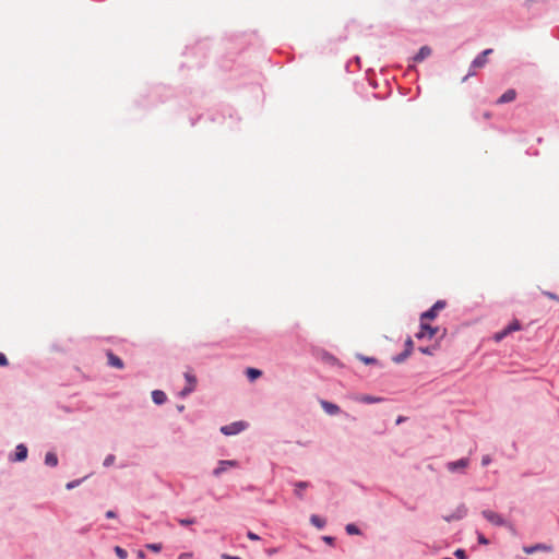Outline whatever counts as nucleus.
Segmentation results:
<instances>
[{
	"instance_id": "34",
	"label": "nucleus",
	"mask_w": 559,
	"mask_h": 559,
	"mask_svg": "<svg viewBox=\"0 0 559 559\" xmlns=\"http://www.w3.org/2000/svg\"><path fill=\"white\" fill-rule=\"evenodd\" d=\"M193 558V554L192 552H183V554H180L178 559H192Z\"/></svg>"
},
{
	"instance_id": "33",
	"label": "nucleus",
	"mask_w": 559,
	"mask_h": 559,
	"mask_svg": "<svg viewBox=\"0 0 559 559\" xmlns=\"http://www.w3.org/2000/svg\"><path fill=\"white\" fill-rule=\"evenodd\" d=\"M194 522H195L194 519H181V520H179V523L181 525H190V524H193Z\"/></svg>"
},
{
	"instance_id": "6",
	"label": "nucleus",
	"mask_w": 559,
	"mask_h": 559,
	"mask_svg": "<svg viewBox=\"0 0 559 559\" xmlns=\"http://www.w3.org/2000/svg\"><path fill=\"white\" fill-rule=\"evenodd\" d=\"M238 466V462L234 460L219 461L218 466L213 471L214 476H219L224 473L228 467Z\"/></svg>"
},
{
	"instance_id": "44",
	"label": "nucleus",
	"mask_w": 559,
	"mask_h": 559,
	"mask_svg": "<svg viewBox=\"0 0 559 559\" xmlns=\"http://www.w3.org/2000/svg\"><path fill=\"white\" fill-rule=\"evenodd\" d=\"M403 421V418L402 417H399L397 420H396V424H400Z\"/></svg>"
},
{
	"instance_id": "20",
	"label": "nucleus",
	"mask_w": 559,
	"mask_h": 559,
	"mask_svg": "<svg viewBox=\"0 0 559 559\" xmlns=\"http://www.w3.org/2000/svg\"><path fill=\"white\" fill-rule=\"evenodd\" d=\"M358 401L362 402V403H367V404H372V403H378L381 401L380 397H374V396H371V395H362L360 397H358Z\"/></svg>"
},
{
	"instance_id": "40",
	"label": "nucleus",
	"mask_w": 559,
	"mask_h": 559,
	"mask_svg": "<svg viewBox=\"0 0 559 559\" xmlns=\"http://www.w3.org/2000/svg\"><path fill=\"white\" fill-rule=\"evenodd\" d=\"M106 518L107 519H114V518H116V513L114 511L109 510V511L106 512Z\"/></svg>"
},
{
	"instance_id": "26",
	"label": "nucleus",
	"mask_w": 559,
	"mask_h": 559,
	"mask_svg": "<svg viewBox=\"0 0 559 559\" xmlns=\"http://www.w3.org/2000/svg\"><path fill=\"white\" fill-rule=\"evenodd\" d=\"M115 552L120 559H127L128 557V552L119 546L115 547Z\"/></svg>"
},
{
	"instance_id": "30",
	"label": "nucleus",
	"mask_w": 559,
	"mask_h": 559,
	"mask_svg": "<svg viewBox=\"0 0 559 559\" xmlns=\"http://www.w3.org/2000/svg\"><path fill=\"white\" fill-rule=\"evenodd\" d=\"M81 481H82V480H80V479H79V480L70 481V483H68V484L66 485V488H67L68 490L73 489V488H75L76 486H79V485L81 484Z\"/></svg>"
},
{
	"instance_id": "15",
	"label": "nucleus",
	"mask_w": 559,
	"mask_h": 559,
	"mask_svg": "<svg viewBox=\"0 0 559 559\" xmlns=\"http://www.w3.org/2000/svg\"><path fill=\"white\" fill-rule=\"evenodd\" d=\"M27 457V448L24 444H19L15 449L14 461H24Z\"/></svg>"
},
{
	"instance_id": "19",
	"label": "nucleus",
	"mask_w": 559,
	"mask_h": 559,
	"mask_svg": "<svg viewBox=\"0 0 559 559\" xmlns=\"http://www.w3.org/2000/svg\"><path fill=\"white\" fill-rule=\"evenodd\" d=\"M309 484L306 481H299L295 485V495L299 498H302L301 491L302 489L308 488Z\"/></svg>"
},
{
	"instance_id": "1",
	"label": "nucleus",
	"mask_w": 559,
	"mask_h": 559,
	"mask_svg": "<svg viewBox=\"0 0 559 559\" xmlns=\"http://www.w3.org/2000/svg\"><path fill=\"white\" fill-rule=\"evenodd\" d=\"M492 49L488 48L485 49L480 55H478L471 63L468 74L463 79V81H466L468 76H474L476 74V70L480 69L486 66L487 63V57L492 53Z\"/></svg>"
},
{
	"instance_id": "39",
	"label": "nucleus",
	"mask_w": 559,
	"mask_h": 559,
	"mask_svg": "<svg viewBox=\"0 0 559 559\" xmlns=\"http://www.w3.org/2000/svg\"><path fill=\"white\" fill-rule=\"evenodd\" d=\"M222 559H241L240 557H237V556H230V555H222Z\"/></svg>"
},
{
	"instance_id": "7",
	"label": "nucleus",
	"mask_w": 559,
	"mask_h": 559,
	"mask_svg": "<svg viewBox=\"0 0 559 559\" xmlns=\"http://www.w3.org/2000/svg\"><path fill=\"white\" fill-rule=\"evenodd\" d=\"M185 378L188 382V385L181 391L182 396L190 394L195 389L197 385V378L192 373L186 372Z\"/></svg>"
},
{
	"instance_id": "9",
	"label": "nucleus",
	"mask_w": 559,
	"mask_h": 559,
	"mask_svg": "<svg viewBox=\"0 0 559 559\" xmlns=\"http://www.w3.org/2000/svg\"><path fill=\"white\" fill-rule=\"evenodd\" d=\"M516 98V92L515 90L513 88H510L508 91H506L498 99H497V104L498 105H502V104H507V103H511L513 102L514 99Z\"/></svg>"
},
{
	"instance_id": "2",
	"label": "nucleus",
	"mask_w": 559,
	"mask_h": 559,
	"mask_svg": "<svg viewBox=\"0 0 559 559\" xmlns=\"http://www.w3.org/2000/svg\"><path fill=\"white\" fill-rule=\"evenodd\" d=\"M247 423L245 421H235L229 425L221 427V432L225 436H233L241 432L247 428Z\"/></svg>"
},
{
	"instance_id": "28",
	"label": "nucleus",
	"mask_w": 559,
	"mask_h": 559,
	"mask_svg": "<svg viewBox=\"0 0 559 559\" xmlns=\"http://www.w3.org/2000/svg\"><path fill=\"white\" fill-rule=\"evenodd\" d=\"M162 544H147L146 545V548L154 551V552H159L162 550Z\"/></svg>"
},
{
	"instance_id": "13",
	"label": "nucleus",
	"mask_w": 559,
	"mask_h": 559,
	"mask_svg": "<svg viewBox=\"0 0 559 559\" xmlns=\"http://www.w3.org/2000/svg\"><path fill=\"white\" fill-rule=\"evenodd\" d=\"M468 460L467 459H461L459 461H455V462H450L448 464V469L451 471V472H455L456 469L459 468H465L468 466Z\"/></svg>"
},
{
	"instance_id": "35",
	"label": "nucleus",
	"mask_w": 559,
	"mask_h": 559,
	"mask_svg": "<svg viewBox=\"0 0 559 559\" xmlns=\"http://www.w3.org/2000/svg\"><path fill=\"white\" fill-rule=\"evenodd\" d=\"M247 536L251 540H259L260 539V537L257 534H254L253 532H248Z\"/></svg>"
},
{
	"instance_id": "43",
	"label": "nucleus",
	"mask_w": 559,
	"mask_h": 559,
	"mask_svg": "<svg viewBox=\"0 0 559 559\" xmlns=\"http://www.w3.org/2000/svg\"><path fill=\"white\" fill-rule=\"evenodd\" d=\"M484 117H485L486 119H489V118L491 117V115H490V112H486V114L484 115Z\"/></svg>"
},
{
	"instance_id": "4",
	"label": "nucleus",
	"mask_w": 559,
	"mask_h": 559,
	"mask_svg": "<svg viewBox=\"0 0 559 559\" xmlns=\"http://www.w3.org/2000/svg\"><path fill=\"white\" fill-rule=\"evenodd\" d=\"M447 306L444 300H438L429 310L421 314V321L429 319L432 320L437 317L438 312Z\"/></svg>"
},
{
	"instance_id": "41",
	"label": "nucleus",
	"mask_w": 559,
	"mask_h": 559,
	"mask_svg": "<svg viewBox=\"0 0 559 559\" xmlns=\"http://www.w3.org/2000/svg\"><path fill=\"white\" fill-rule=\"evenodd\" d=\"M545 295H546L547 297H549L550 299H555V300H558V301H559V297H558V296H556V295H554V294H551V293L546 292V293H545Z\"/></svg>"
},
{
	"instance_id": "29",
	"label": "nucleus",
	"mask_w": 559,
	"mask_h": 559,
	"mask_svg": "<svg viewBox=\"0 0 559 559\" xmlns=\"http://www.w3.org/2000/svg\"><path fill=\"white\" fill-rule=\"evenodd\" d=\"M115 460H116L115 455H112V454L107 455L106 459L104 460V466L108 467V466L112 465Z\"/></svg>"
},
{
	"instance_id": "25",
	"label": "nucleus",
	"mask_w": 559,
	"mask_h": 559,
	"mask_svg": "<svg viewBox=\"0 0 559 559\" xmlns=\"http://www.w3.org/2000/svg\"><path fill=\"white\" fill-rule=\"evenodd\" d=\"M507 335H509V333L507 332V329L504 328L503 330H501L500 332L496 333L493 335V340L496 342H500L501 340H503Z\"/></svg>"
},
{
	"instance_id": "21",
	"label": "nucleus",
	"mask_w": 559,
	"mask_h": 559,
	"mask_svg": "<svg viewBox=\"0 0 559 559\" xmlns=\"http://www.w3.org/2000/svg\"><path fill=\"white\" fill-rule=\"evenodd\" d=\"M507 332L510 334L512 332L521 330V324L518 320H513L509 325L506 326Z\"/></svg>"
},
{
	"instance_id": "32",
	"label": "nucleus",
	"mask_w": 559,
	"mask_h": 559,
	"mask_svg": "<svg viewBox=\"0 0 559 559\" xmlns=\"http://www.w3.org/2000/svg\"><path fill=\"white\" fill-rule=\"evenodd\" d=\"M419 350L425 355H432L435 348L433 347H420Z\"/></svg>"
},
{
	"instance_id": "3",
	"label": "nucleus",
	"mask_w": 559,
	"mask_h": 559,
	"mask_svg": "<svg viewBox=\"0 0 559 559\" xmlns=\"http://www.w3.org/2000/svg\"><path fill=\"white\" fill-rule=\"evenodd\" d=\"M483 516L490 522L491 524L496 526H506L507 521L497 512H493L491 510H484L481 512Z\"/></svg>"
},
{
	"instance_id": "18",
	"label": "nucleus",
	"mask_w": 559,
	"mask_h": 559,
	"mask_svg": "<svg viewBox=\"0 0 559 559\" xmlns=\"http://www.w3.org/2000/svg\"><path fill=\"white\" fill-rule=\"evenodd\" d=\"M45 463L48 465V466H56L58 464V459H57V455L52 452H48L45 456Z\"/></svg>"
},
{
	"instance_id": "45",
	"label": "nucleus",
	"mask_w": 559,
	"mask_h": 559,
	"mask_svg": "<svg viewBox=\"0 0 559 559\" xmlns=\"http://www.w3.org/2000/svg\"><path fill=\"white\" fill-rule=\"evenodd\" d=\"M139 557L143 558V557H144V554H143V552H140V554H139Z\"/></svg>"
},
{
	"instance_id": "31",
	"label": "nucleus",
	"mask_w": 559,
	"mask_h": 559,
	"mask_svg": "<svg viewBox=\"0 0 559 559\" xmlns=\"http://www.w3.org/2000/svg\"><path fill=\"white\" fill-rule=\"evenodd\" d=\"M454 555L457 559H466V554L463 549H456Z\"/></svg>"
},
{
	"instance_id": "10",
	"label": "nucleus",
	"mask_w": 559,
	"mask_h": 559,
	"mask_svg": "<svg viewBox=\"0 0 559 559\" xmlns=\"http://www.w3.org/2000/svg\"><path fill=\"white\" fill-rule=\"evenodd\" d=\"M320 405L321 407L323 408V411L329 414V415H336L340 413V407L334 404V403H331L329 401H325V400H321L320 401Z\"/></svg>"
},
{
	"instance_id": "8",
	"label": "nucleus",
	"mask_w": 559,
	"mask_h": 559,
	"mask_svg": "<svg viewBox=\"0 0 559 559\" xmlns=\"http://www.w3.org/2000/svg\"><path fill=\"white\" fill-rule=\"evenodd\" d=\"M106 355H107V359H108V365L110 367L116 368V369H123V367H124L123 361L118 356H116L111 350H108L106 353Z\"/></svg>"
},
{
	"instance_id": "42",
	"label": "nucleus",
	"mask_w": 559,
	"mask_h": 559,
	"mask_svg": "<svg viewBox=\"0 0 559 559\" xmlns=\"http://www.w3.org/2000/svg\"><path fill=\"white\" fill-rule=\"evenodd\" d=\"M324 542L328 543V544H332L334 538L333 537H330V536H325L323 537Z\"/></svg>"
},
{
	"instance_id": "22",
	"label": "nucleus",
	"mask_w": 559,
	"mask_h": 559,
	"mask_svg": "<svg viewBox=\"0 0 559 559\" xmlns=\"http://www.w3.org/2000/svg\"><path fill=\"white\" fill-rule=\"evenodd\" d=\"M310 522L318 528H322L325 524V521L319 518L318 515H311Z\"/></svg>"
},
{
	"instance_id": "23",
	"label": "nucleus",
	"mask_w": 559,
	"mask_h": 559,
	"mask_svg": "<svg viewBox=\"0 0 559 559\" xmlns=\"http://www.w3.org/2000/svg\"><path fill=\"white\" fill-rule=\"evenodd\" d=\"M345 530L349 535L360 534L359 528L355 524H347Z\"/></svg>"
},
{
	"instance_id": "17",
	"label": "nucleus",
	"mask_w": 559,
	"mask_h": 559,
	"mask_svg": "<svg viewBox=\"0 0 559 559\" xmlns=\"http://www.w3.org/2000/svg\"><path fill=\"white\" fill-rule=\"evenodd\" d=\"M246 374L250 381H254L255 379L262 376V371L255 368H247Z\"/></svg>"
},
{
	"instance_id": "27",
	"label": "nucleus",
	"mask_w": 559,
	"mask_h": 559,
	"mask_svg": "<svg viewBox=\"0 0 559 559\" xmlns=\"http://www.w3.org/2000/svg\"><path fill=\"white\" fill-rule=\"evenodd\" d=\"M358 358L365 362L366 365H371V364H376L377 362V359L373 358V357H365V356H361L359 355Z\"/></svg>"
},
{
	"instance_id": "36",
	"label": "nucleus",
	"mask_w": 559,
	"mask_h": 559,
	"mask_svg": "<svg viewBox=\"0 0 559 559\" xmlns=\"http://www.w3.org/2000/svg\"><path fill=\"white\" fill-rule=\"evenodd\" d=\"M8 365V359L7 357L0 353V366H7Z\"/></svg>"
},
{
	"instance_id": "16",
	"label": "nucleus",
	"mask_w": 559,
	"mask_h": 559,
	"mask_svg": "<svg viewBox=\"0 0 559 559\" xmlns=\"http://www.w3.org/2000/svg\"><path fill=\"white\" fill-rule=\"evenodd\" d=\"M152 399H153L155 404L160 405V404L165 403L167 397H166V394L163 391L155 390V391L152 392Z\"/></svg>"
},
{
	"instance_id": "12",
	"label": "nucleus",
	"mask_w": 559,
	"mask_h": 559,
	"mask_svg": "<svg viewBox=\"0 0 559 559\" xmlns=\"http://www.w3.org/2000/svg\"><path fill=\"white\" fill-rule=\"evenodd\" d=\"M551 547L546 546L544 544H536L534 546H525L523 547V551L527 555L534 554L535 551H549Z\"/></svg>"
},
{
	"instance_id": "11",
	"label": "nucleus",
	"mask_w": 559,
	"mask_h": 559,
	"mask_svg": "<svg viewBox=\"0 0 559 559\" xmlns=\"http://www.w3.org/2000/svg\"><path fill=\"white\" fill-rule=\"evenodd\" d=\"M405 345H406V353H402L399 356H395L393 358V360L397 364L402 362L404 359H406L411 355V352L413 348V341L408 337L405 342Z\"/></svg>"
},
{
	"instance_id": "38",
	"label": "nucleus",
	"mask_w": 559,
	"mask_h": 559,
	"mask_svg": "<svg viewBox=\"0 0 559 559\" xmlns=\"http://www.w3.org/2000/svg\"><path fill=\"white\" fill-rule=\"evenodd\" d=\"M490 461H491V460H490V457H489L488 455H485V456L483 457V460H481V464H483V466L488 465V464L490 463Z\"/></svg>"
},
{
	"instance_id": "24",
	"label": "nucleus",
	"mask_w": 559,
	"mask_h": 559,
	"mask_svg": "<svg viewBox=\"0 0 559 559\" xmlns=\"http://www.w3.org/2000/svg\"><path fill=\"white\" fill-rule=\"evenodd\" d=\"M457 512H459V515H456V516H447V518H445V521L450 522L451 520H454V519H461V518H463V516L466 514V509H465V507H464V506H462V507L457 510Z\"/></svg>"
},
{
	"instance_id": "5",
	"label": "nucleus",
	"mask_w": 559,
	"mask_h": 559,
	"mask_svg": "<svg viewBox=\"0 0 559 559\" xmlns=\"http://www.w3.org/2000/svg\"><path fill=\"white\" fill-rule=\"evenodd\" d=\"M437 332H438L437 328H432V326L424 323V321H421L420 331L416 334V337L417 338H424V337L432 338L437 334Z\"/></svg>"
},
{
	"instance_id": "37",
	"label": "nucleus",
	"mask_w": 559,
	"mask_h": 559,
	"mask_svg": "<svg viewBox=\"0 0 559 559\" xmlns=\"http://www.w3.org/2000/svg\"><path fill=\"white\" fill-rule=\"evenodd\" d=\"M478 542L484 545H487L489 543L488 539L483 534L478 535Z\"/></svg>"
},
{
	"instance_id": "14",
	"label": "nucleus",
	"mask_w": 559,
	"mask_h": 559,
	"mask_svg": "<svg viewBox=\"0 0 559 559\" xmlns=\"http://www.w3.org/2000/svg\"><path fill=\"white\" fill-rule=\"evenodd\" d=\"M431 55V49L428 47V46H423L419 51L417 52V55L414 57V60L416 62H420L423 60H425L427 57H429Z\"/></svg>"
}]
</instances>
